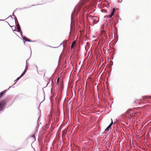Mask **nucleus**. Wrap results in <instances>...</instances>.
Wrapping results in <instances>:
<instances>
[{
	"label": "nucleus",
	"mask_w": 151,
	"mask_h": 151,
	"mask_svg": "<svg viewBox=\"0 0 151 151\" xmlns=\"http://www.w3.org/2000/svg\"><path fill=\"white\" fill-rule=\"evenodd\" d=\"M79 7L78 6H76L74 10L72 12L71 15V20H72V18L75 16V14L76 13V14H78V11L79 10Z\"/></svg>",
	"instance_id": "obj_1"
},
{
	"label": "nucleus",
	"mask_w": 151,
	"mask_h": 151,
	"mask_svg": "<svg viewBox=\"0 0 151 151\" xmlns=\"http://www.w3.org/2000/svg\"><path fill=\"white\" fill-rule=\"evenodd\" d=\"M5 105V103L4 100L2 101L0 103V111L3 110Z\"/></svg>",
	"instance_id": "obj_2"
},
{
	"label": "nucleus",
	"mask_w": 151,
	"mask_h": 151,
	"mask_svg": "<svg viewBox=\"0 0 151 151\" xmlns=\"http://www.w3.org/2000/svg\"><path fill=\"white\" fill-rule=\"evenodd\" d=\"M111 123L109 124V125L105 129V131H108L109 129L111 127L113 123V122L112 119H111Z\"/></svg>",
	"instance_id": "obj_3"
},
{
	"label": "nucleus",
	"mask_w": 151,
	"mask_h": 151,
	"mask_svg": "<svg viewBox=\"0 0 151 151\" xmlns=\"http://www.w3.org/2000/svg\"><path fill=\"white\" fill-rule=\"evenodd\" d=\"M115 11V9L114 8L112 10V11L111 12V15L109 16V17L110 18H111L112 17L114 14Z\"/></svg>",
	"instance_id": "obj_4"
},
{
	"label": "nucleus",
	"mask_w": 151,
	"mask_h": 151,
	"mask_svg": "<svg viewBox=\"0 0 151 151\" xmlns=\"http://www.w3.org/2000/svg\"><path fill=\"white\" fill-rule=\"evenodd\" d=\"M76 40H75L73 42L72 44L71 45V49L76 47Z\"/></svg>",
	"instance_id": "obj_5"
},
{
	"label": "nucleus",
	"mask_w": 151,
	"mask_h": 151,
	"mask_svg": "<svg viewBox=\"0 0 151 151\" xmlns=\"http://www.w3.org/2000/svg\"><path fill=\"white\" fill-rule=\"evenodd\" d=\"M17 29L18 30V32H21V29L20 27L19 24V22H18V23H17Z\"/></svg>",
	"instance_id": "obj_6"
},
{
	"label": "nucleus",
	"mask_w": 151,
	"mask_h": 151,
	"mask_svg": "<svg viewBox=\"0 0 151 151\" xmlns=\"http://www.w3.org/2000/svg\"><path fill=\"white\" fill-rule=\"evenodd\" d=\"M7 91L6 90H5L1 92L0 93V98L3 95V94L6 92Z\"/></svg>",
	"instance_id": "obj_7"
},
{
	"label": "nucleus",
	"mask_w": 151,
	"mask_h": 151,
	"mask_svg": "<svg viewBox=\"0 0 151 151\" xmlns=\"http://www.w3.org/2000/svg\"><path fill=\"white\" fill-rule=\"evenodd\" d=\"M149 98H151V96H144L143 97V99L144 100H147Z\"/></svg>",
	"instance_id": "obj_8"
},
{
	"label": "nucleus",
	"mask_w": 151,
	"mask_h": 151,
	"mask_svg": "<svg viewBox=\"0 0 151 151\" xmlns=\"http://www.w3.org/2000/svg\"><path fill=\"white\" fill-rule=\"evenodd\" d=\"M50 78H47V85L45 86V87H47V85H48V84L50 83Z\"/></svg>",
	"instance_id": "obj_9"
},
{
	"label": "nucleus",
	"mask_w": 151,
	"mask_h": 151,
	"mask_svg": "<svg viewBox=\"0 0 151 151\" xmlns=\"http://www.w3.org/2000/svg\"><path fill=\"white\" fill-rule=\"evenodd\" d=\"M29 59L27 60H26V66L25 67L26 68H27L28 66V61L29 60Z\"/></svg>",
	"instance_id": "obj_10"
},
{
	"label": "nucleus",
	"mask_w": 151,
	"mask_h": 151,
	"mask_svg": "<svg viewBox=\"0 0 151 151\" xmlns=\"http://www.w3.org/2000/svg\"><path fill=\"white\" fill-rule=\"evenodd\" d=\"M14 19L15 23H16L17 24L18 23V22L16 17H14Z\"/></svg>",
	"instance_id": "obj_11"
},
{
	"label": "nucleus",
	"mask_w": 151,
	"mask_h": 151,
	"mask_svg": "<svg viewBox=\"0 0 151 151\" xmlns=\"http://www.w3.org/2000/svg\"><path fill=\"white\" fill-rule=\"evenodd\" d=\"M27 68H26V67H25V69L24 70V71L22 73L23 74H24V75L25 74V73H26V72L27 71Z\"/></svg>",
	"instance_id": "obj_12"
},
{
	"label": "nucleus",
	"mask_w": 151,
	"mask_h": 151,
	"mask_svg": "<svg viewBox=\"0 0 151 151\" xmlns=\"http://www.w3.org/2000/svg\"><path fill=\"white\" fill-rule=\"evenodd\" d=\"M22 37L24 40L26 41L27 38H26L25 36H22Z\"/></svg>",
	"instance_id": "obj_13"
},
{
	"label": "nucleus",
	"mask_w": 151,
	"mask_h": 151,
	"mask_svg": "<svg viewBox=\"0 0 151 151\" xmlns=\"http://www.w3.org/2000/svg\"><path fill=\"white\" fill-rule=\"evenodd\" d=\"M131 111V110H129L128 111H127L126 112V114H128L129 115V111Z\"/></svg>",
	"instance_id": "obj_14"
},
{
	"label": "nucleus",
	"mask_w": 151,
	"mask_h": 151,
	"mask_svg": "<svg viewBox=\"0 0 151 151\" xmlns=\"http://www.w3.org/2000/svg\"><path fill=\"white\" fill-rule=\"evenodd\" d=\"M26 41H27V42H31L32 41L31 40H30L28 39H27V40H26Z\"/></svg>",
	"instance_id": "obj_15"
},
{
	"label": "nucleus",
	"mask_w": 151,
	"mask_h": 151,
	"mask_svg": "<svg viewBox=\"0 0 151 151\" xmlns=\"http://www.w3.org/2000/svg\"><path fill=\"white\" fill-rule=\"evenodd\" d=\"M64 41L63 42L60 44V45H62L63 46H64Z\"/></svg>",
	"instance_id": "obj_16"
},
{
	"label": "nucleus",
	"mask_w": 151,
	"mask_h": 151,
	"mask_svg": "<svg viewBox=\"0 0 151 151\" xmlns=\"http://www.w3.org/2000/svg\"><path fill=\"white\" fill-rule=\"evenodd\" d=\"M24 75V74H23L22 73V74L20 76V77L21 78V77H22Z\"/></svg>",
	"instance_id": "obj_17"
},
{
	"label": "nucleus",
	"mask_w": 151,
	"mask_h": 151,
	"mask_svg": "<svg viewBox=\"0 0 151 151\" xmlns=\"http://www.w3.org/2000/svg\"><path fill=\"white\" fill-rule=\"evenodd\" d=\"M20 32V34L21 35V36L22 37V36H23V35H22V32L21 31V32Z\"/></svg>",
	"instance_id": "obj_18"
},
{
	"label": "nucleus",
	"mask_w": 151,
	"mask_h": 151,
	"mask_svg": "<svg viewBox=\"0 0 151 151\" xmlns=\"http://www.w3.org/2000/svg\"><path fill=\"white\" fill-rule=\"evenodd\" d=\"M32 136V137L34 138L35 139V135H33Z\"/></svg>",
	"instance_id": "obj_19"
},
{
	"label": "nucleus",
	"mask_w": 151,
	"mask_h": 151,
	"mask_svg": "<svg viewBox=\"0 0 151 151\" xmlns=\"http://www.w3.org/2000/svg\"><path fill=\"white\" fill-rule=\"evenodd\" d=\"M59 78H58L57 79V82H59Z\"/></svg>",
	"instance_id": "obj_20"
},
{
	"label": "nucleus",
	"mask_w": 151,
	"mask_h": 151,
	"mask_svg": "<svg viewBox=\"0 0 151 151\" xmlns=\"http://www.w3.org/2000/svg\"><path fill=\"white\" fill-rule=\"evenodd\" d=\"M133 116H134V115H133V114H132V115H131V116H132L131 117H129V119H131V118L132 117H133Z\"/></svg>",
	"instance_id": "obj_21"
},
{
	"label": "nucleus",
	"mask_w": 151,
	"mask_h": 151,
	"mask_svg": "<svg viewBox=\"0 0 151 151\" xmlns=\"http://www.w3.org/2000/svg\"><path fill=\"white\" fill-rule=\"evenodd\" d=\"M21 78L19 77H18L17 78V79L19 80L20 78Z\"/></svg>",
	"instance_id": "obj_22"
},
{
	"label": "nucleus",
	"mask_w": 151,
	"mask_h": 151,
	"mask_svg": "<svg viewBox=\"0 0 151 151\" xmlns=\"http://www.w3.org/2000/svg\"><path fill=\"white\" fill-rule=\"evenodd\" d=\"M18 80L17 79L15 81V83L18 81Z\"/></svg>",
	"instance_id": "obj_23"
},
{
	"label": "nucleus",
	"mask_w": 151,
	"mask_h": 151,
	"mask_svg": "<svg viewBox=\"0 0 151 151\" xmlns=\"http://www.w3.org/2000/svg\"><path fill=\"white\" fill-rule=\"evenodd\" d=\"M12 15L14 17H16L14 14V13H13L12 14Z\"/></svg>",
	"instance_id": "obj_24"
},
{
	"label": "nucleus",
	"mask_w": 151,
	"mask_h": 151,
	"mask_svg": "<svg viewBox=\"0 0 151 151\" xmlns=\"http://www.w3.org/2000/svg\"><path fill=\"white\" fill-rule=\"evenodd\" d=\"M56 85H58V82H57L56 83Z\"/></svg>",
	"instance_id": "obj_25"
},
{
	"label": "nucleus",
	"mask_w": 151,
	"mask_h": 151,
	"mask_svg": "<svg viewBox=\"0 0 151 151\" xmlns=\"http://www.w3.org/2000/svg\"><path fill=\"white\" fill-rule=\"evenodd\" d=\"M13 86H14V85H13L12 87H14Z\"/></svg>",
	"instance_id": "obj_26"
},
{
	"label": "nucleus",
	"mask_w": 151,
	"mask_h": 151,
	"mask_svg": "<svg viewBox=\"0 0 151 151\" xmlns=\"http://www.w3.org/2000/svg\"><path fill=\"white\" fill-rule=\"evenodd\" d=\"M11 87V86H10V87H9V88H11V87Z\"/></svg>",
	"instance_id": "obj_27"
},
{
	"label": "nucleus",
	"mask_w": 151,
	"mask_h": 151,
	"mask_svg": "<svg viewBox=\"0 0 151 151\" xmlns=\"http://www.w3.org/2000/svg\"><path fill=\"white\" fill-rule=\"evenodd\" d=\"M122 0H121V1H122Z\"/></svg>",
	"instance_id": "obj_28"
}]
</instances>
